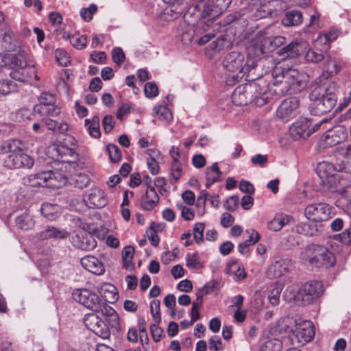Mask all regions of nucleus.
Returning <instances> with one entry per match:
<instances>
[{"label": "nucleus", "mask_w": 351, "mask_h": 351, "mask_svg": "<svg viewBox=\"0 0 351 351\" xmlns=\"http://www.w3.org/2000/svg\"><path fill=\"white\" fill-rule=\"evenodd\" d=\"M324 56L323 51L320 49H309L305 54V60L307 62L310 63H318L324 60Z\"/></svg>", "instance_id": "obj_39"}, {"label": "nucleus", "mask_w": 351, "mask_h": 351, "mask_svg": "<svg viewBox=\"0 0 351 351\" xmlns=\"http://www.w3.org/2000/svg\"><path fill=\"white\" fill-rule=\"evenodd\" d=\"M62 37L64 40H69L71 45L76 49L81 50L86 47L87 37L86 35L71 34L68 32H64Z\"/></svg>", "instance_id": "obj_30"}, {"label": "nucleus", "mask_w": 351, "mask_h": 351, "mask_svg": "<svg viewBox=\"0 0 351 351\" xmlns=\"http://www.w3.org/2000/svg\"><path fill=\"white\" fill-rule=\"evenodd\" d=\"M348 137V130L343 125H336L328 129L321 138V143L324 147H330L341 144Z\"/></svg>", "instance_id": "obj_14"}, {"label": "nucleus", "mask_w": 351, "mask_h": 351, "mask_svg": "<svg viewBox=\"0 0 351 351\" xmlns=\"http://www.w3.org/2000/svg\"><path fill=\"white\" fill-rule=\"evenodd\" d=\"M74 181L75 186L80 189H83L88 186L90 179L87 175L80 173L75 176Z\"/></svg>", "instance_id": "obj_56"}, {"label": "nucleus", "mask_w": 351, "mask_h": 351, "mask_svg": "<svg viewBox=\"0 0 351 351\" xmlns=\"http://www.w3.org/2000/svg\"><path fill=\"white\" fill-rule=\"evenodd\" d=\"M299 106L300 100L298 97L285 99L277 108L276 116L285 121H288L297 115Z\"/></svg>", "instance_id": "obj_15"}, {"label": "nucleus", "mask_w": 351, "mask_h": 351, "mask_svg": "<svg viewBox=\"0 0 351 351\" xmlns=\"http://www.w3.org/2000/svg\"><path fill=\"white\" fill-rule=\"evenodd\" d=\"M85 125L87 126L89 134L94 138H99L101 132L99 129V118L98 116L93 117L91 119H86Z\"/></svg>", "instance_id": "obj_38"}, {"label": "nucleus", "mask_w": 351, "mask_h": 351, "mask_svg": "<svg viewBox=\"0 0 351 351\" xmlns=\"http://www.w3.org/2000/svg\"><path fill=\"white\" fill-rule=\"evenodd\" d=\"M34 112L39 114L41 117H56L61 113L60 108L55 104L50 105L34 106Z\"/></svg>", "instance_id": "obj_29"}, {"label": "nucleus", "mask_w": 351, "mask_h": 351, "mask_svg": "<svg viewBox=\"0 0 351 351\" xmlns=\"http://www.w3.org/2000/svg\"><path fill=\"white\" fill-rule=\"evenodd\" d=\"M101 316V313H97L93 311V313H88L84 316V322L86 326L93 332H98L99 330L95 326L96 322H98V319Z\"/></svg>", "instance_id": "obj_40"}, {"label": "nucleus", "mask_w": 351, "mask_h": 351, "mask_svg": "<svg viewBox=\"0 0 351 351\" xmlns=\"http://www.w3.org/2000/svg\"><path fill=\"white\" fill-rule=\"evenodd\" d=\"M324 289L321 282L313 280L302 285L295 295V300L302 306H306L317 299Z\"/></svg>", "instance_id": "obj_11"}, {"label": "nucleus", "mask_w": 351, "mask_h": 351, "mask_svg": "<svg viewBox=\"0 0 351 351\" xmlns=\"http://www.w3.org/2000/svg\"><path fill=\"white\" fill-rule=\"evenodd\" d=\"M341 68V61L339 59H335L330 58L327 60L324 71L326 73V77L332 76L337 75Z\"/></svg>", "instance_id": "obj_37"}, {"label": "nucleus", "mask_w": 351, "mask_h": 351, "mask_svg": "<svg viewBox=\"0 0 351 351\" xmlns=\"http://www.w3.org/2000/svg\"><path fill=\"white\" fill-rule=\"evenodd\" d=\"M160 302L158 300H154L150 303L151 314L155 322L159 324L161 321L160 317Z\"/></svg>", "instance_id": "obj_51"}, {"label": "nucleus", "mask_w": 351, "mask_h": 351, "mask_svg": "<svg viewBox=\"0 0 351 351\" xmlns=\"http://www.w3.org/2000/svg\"><path fill=\"white\" fill-rule=\"evenodd\" d=\"M56 98L55 95L49 92H43L38 97V104L34 106H40L55 104Z\"/></svg>", "instance_id": "obj_48"}, {"label": "nucleus", "mask_w": 351, "mask_h": 351, "mask_svg": "<svg viewBox=\"0 0 351 351\" xmlns=\"http://www.w3.org/2000/svg\"><path fill=\"white\" fill-rule=\"evenodd\" d=\"M23 143L18 139H9L5 141L1 149L8 155L4 158V165L9 169L22 167L31 168L34 159L23 152Z\"/></svg>", "instance_id": "obj_6"}, {"label": "nucleus", "mask_w": 351, "mask_h": 351, "mask_svg": "<svg viewBox=\"0 0 351 351\" xmlns=\"http://www.w3.org/2000/svg\"><path fill=\"white\" fill-rule=\"evenodd\" d=\"M302 22V13L296 10L287 12L282 20V23L285 26H295L300 25Z\"/></svg>", "instance_id": "obj_34"}, {"label": "nucleus", "mask_w": 351, "mask_h": 351, "mask_svg": "<svg viewBox=\"0 0 351 351\" xmlns=\"http://www.w3.org/2000/svg\"><path fill=\"white\" fill-rule=\"evenodd\" d=\"M186 267L191 269H199L202 267V263L198 260L197 253L188 254L186 257Z\"/></svg>", "instance_id": "obj_50"}, {"label": "nucleus", "mask_w": 351, "mask_h": 351, "mask_svg": "<svg viewBox=\"0 0 351 351\" xmlns=\"http://www.w3.org/2000/svg\"><path fill=\"white\" fill-rule=\"evenodd\" d=\"M209 350L210 351H221L223 350L221 339L217 336L212 337L209 341Z\"/></svg>", "instance_id": "obj_61"}, {"label": "nucleus", "mask_w": 351, "mask_h": 351, "mask_svg": "<svg viewBox=\"0 0 351 351\" xmlns=\"http://www.w3.org/2000/svg\"><path fill=\"white\" fill-rule=\"evenodd\" d=\"M41 213L47 219L53 221L59 215L60 206L57 204L44 203L41 206Z\"/></svg>", "instance_id": "obj_35"}, {"label": "nucleus", "mask_w": 351, "mask_h": 351, "mask_svg": "<svg viewBox=\"0 0 351 351\" xmlns=\"http://www.w3.org/2000/svg\"><path fill=\"white\" fill-rule=\"evenodd\" d=\"M0 42L2 47L7 51H16L21 47V41L10 30L5 32L0 36Z\"/></svg>", "instance_id": "obj_26"}, {"label": "nucleus", "mask_w": 351, "mask_h": 351, "mask_svg": "<svg viewBox=\"0 0 351 351\" xmlns=\"http://www.w3.org/2000/svg\"><path fill=\"white\" fill-rule=\"evenodd\" d=\"M145 95L147 98H153L158 95V88L154 82H147L144 87Z\"/></svg>", "instance_id": "obj_53"}, {"label": "nucleus", "mask_w": 351, "mask_h": 351, "mask_svg": "<svg viewBox=\"0 0 351 351\" xmlns=\"http://www.w3.org/2000/svg\"><path fill=\"white\" fill-rule=\"evenodd\" d=\"M266 77L258 78L256 81L252 76L249 80L252 82L237 86L232 95V101L234 105L241 106L249 103L254 102L256 106H262L273 99L271 93L268 91V79Z\"/></svg>", "instance_id": "obj_1"}, {"label": "nucleus", "mask_w": 351, "mask_h": 351, "mask_svg": "<svg viewBox=\"0 0 351 351\" xmlns=\"http://www.w3.org/2000/svg\"><path fill=\"white\" fill-rule=\"evenodd\" d=\"M257 58L247 59L245 61V56L238 51H232L226 55L223 60L224 69L232 73L226 79V84L232 86L239 82L244 75L250 77V72L257 66Z\"/></svg>", "instance_id": "obj_4"}, {"label": "nucleus", "mask_w": 351, "mask_h": 351, "mask_svg": "<svg viewBox=\"0 0 351 351\" xmlns=\"http://www.w3.org/2000/svg\"><path fill=\"white\" fill-rule=\"evenodd\" d=\"M189 16H193L195 19H214L218 16V10L217 8L208 1L203 5L202 8L200 4H197L190 7L185 12L184 17L187 19Z\"/></svg>", "instance_id": "obj_16"}, {"label": "nucleus", "mask_w": 351, "mask_h": 351, "mask_svg": "<svg viewBox=\"0 0 351 351\" xmlns=\"http://www.w3.org/2000/svg\"><path fill=\"white\" fill-rule=\"evenodd\" d=\"M29 49L26 47H21L17 49V52L10 54V66L12 69H23L27 66V56Z\"/></svg>", "instance_id": "obj_24"}, {"label": "nucleus", "mask_w": 351, "mask_h": 351, "mask_svg": "<svg viewBox=\"0 0 351 351\" xmlns=\"http://www.w3.org/2000/svg\"><path fill=\"white\" fill-rule=\"evenodd\" d=\"M311 121L307 118H301L296 121L290 128V134L293 139L306 138L311 135Z\"/></svg>", "instance_id": "obj_19"}, {"label": "nucleus", "mask_w": 351, "mask_h": 351, "mask_svg": "<svg viewBox=\"0 0 351 351\" xmlns=\"http://www.w3.org/2000/svg\"><path fill=\"white\" fill-rule=\"evenodd\" d=\"M27 180L28 184L32 187L42 186L54 189L65 185L68 179L60 171L56 170L30 175Z\"/></svg>", "instance_id": "obj_8"}, {"label": "nucleus", "mask_w": 351, "mask_h": 351, "mask_svg": "<svg viewBox=\"0 0 351 351\" xmlns=\"http://www.w3.org/2000/svg\"><path fill=\"white\" fill-rule=\"evenodd\" d=\"M12 71L10 73V77L16 80L19 82H28L30 79V75H29L28 69L25 67L23 69H12Z\"/></svg>", "instance_id": "obj_44"}, {"label": "nucleus", "mask_w": 351, "mask_h": 351, "mask_svg": "<svg viewBox=\"0 0 351 351\" xmlns=\"http://www.w3.org/2000/svg\"><path fill=\"white\" fill-rule=\"evenodd\" d=\"M45 125L49 130L62 134L65 133L69 128L65 122L59 123L49 118L45 120Z\"/></svg>", "instance_id": "obj_42"}, {"label": "nucleus", "mask_w": 351, "mask_h": 351, "mask_svg": "<svg viewBox=\"0 0 351 351\" xmlns=\"http://www.w3.org/2000/svg\"><path fill=\"white\" fill-rule=\"evenodd\" d=\"M205 225L204 223H197L193 228V238L197 243L204 239V231Z\"/></svg>", "instance_id": "obj_52"}, {"label": "nucleus", "mask_w": 351, "mask_h": 351, "mask_svg": "<svg viewBox=\"0 0 351 351\" xmlns=\"http://www.w3.org/2000/svg\"><path fill=\"white\" fill-rule=\"evenodd\" d=\"M285 324L294 323V327L287 325L285 328L286 332H291L295 341L302 345L311 341L315 335V330L313 323L308 320L295 319L289 317L283 319Z\"/></svg>", "instance_id": "obj_9"}, {"label": "nucleus", "mask_w": 351, "mask_h": 351, "mask_svg": "<svg viewBox=\"0 0 351 351\" xmlns=\"http://www.w3.org/2000/svg\"><path fill=\"white\" fill-rule=\"evenodd\" d=\"M17 90L16 84L10 80H0V95H6L16 92Z\"/></svg>", "instance_id": "obj_43"}, {"label": "nucleus", "mask_w": 351, "mask_h": 351, "mask_svg": "<svg viewBox=\"0 0 351 351\" xmlns=\"http://www.w3.org/2000/svg\"><path fill=\"white\" fill-rule=\"evenodd\" d=\"M292 266L289 258H280L272 263L267 269V274L269 278H280L290 271Z\"/></svg>", "instance_id": "obj_18"}, {"label": "nucleus", "mask_w": 351, "mask_h": 351, "mask_svg": "<svg viewBox=\"0 0 351 351\" xmlns=\"http://www.w3.org/2000/svg\"><path fill=\"white\" fill-rule=\"evenodd\" d=\"M109 159L112 162L116 163L121 159V152L117 145L109 144L106 147Z\"/></svg>", "instance_id": "obj_47"}, {"label": "nucleus", "mask_w": 351, "mask_h": 351, "mask_svg": "<svg viewBox=\"0 0 351 351\" xmlns=\"http://www.w3.org/2000/svg\"><path fill=\"white\" fill-rule=\"evenodd\" d=\"M331 206L324 202L313 203L304 208V215L309 221L322 223L331 217Z\"/></svg>", "instance_id": "obj_13"}, {"label": "nucleus", "mask_w": 351, "mask_h": 351, "mask_svg": "<svg viewBox=\"0 0 351 351\" xmlns=\"http://www.w3.org/2000/svg\"><path fill=\"white\" fill-rule=\"evenodd\" d=\"M282 78L280 80L273 79L271 82L268 80V91L271 93L272 98L274 95H283L289 90L300 91L306 86V75L296 69L289 68L283 71Z\"/></svg>", "instance_id": "obj_5"}, {"label": "nucleus", "mask_w": 351, "mask_h": 351, "mask_svg": "<svg viewBox=\"0 0 351 351\" xmlns=\"http://www.w3.org/2000/svg\"><path fill=\"white\" fill-rule=\"evenodd\" d=\"M303 256L311 265L317 267L328 268L332 267L336 262L334 254L326 247L319 245H308Z\"/></svg>", "instance_id": "obj_7"}, {"label": "nucleus", "mask_w": 351, "mask_h": 351, "mask_svg": "<svg viewBox=\"0 0 351 351\" xmlns=\"http://www.w3.org/2000/svg\"><path fill=\"white\" fill-rule=\"evenodd\" d=\"M182 173V165L179 161L172 162L171 167V175L175 182H177Z\"/></svg>", "instance_id": "obj_55"}, {"label": "nucleus", "mask_w": 351, "mask_h": 351, "mask_svg": "<svg viewBox=\"0 0 351 351\" xmlns=\"http://www.w3.org/2000/svg\"><path fill=\"white\" fill-rule=\"evenodd\" d=\"M69 138L71 147H69L66 141H64L57 145L56 151L63 162L74 163L78 160L79 156L75 152V140L72 137Z\"/></svg>", "instance_id": "obj_17"}, {"label": "nucleus", "mask_w": 351, "mask_h": 351, "mask_svg": "<svg viewBox=\"0 0 351 351\" xmlns=\"http://www.w3.org/2000/svg\"><path fill=\"white\" fill-rule=\"evenodd\" d=\"M285 43V38L281 36L267 37L265 35H259L252 40L248 50L249 53L252 52V56L258 59L264 53L274 50Z\"/></svg>", "instance_id": "obj_10"}, {"label": "nucleus", "mask_w": 351, "mask_h": 351, "mask_svg": "<svg viewBox=\"0 0 351 351\" xmlns=\"http://www.w3.org/2000/svg\"><path fill=\"white\" fill-rule=\"evenodd\" d=\"M338 88L336 82L328 80L315 86L309 95L311 113L322 115L330 112L336 105Z\"/></svg>", "instance_id": "obj_2"}, {"label": "nucleus", "mask_w": 351, "mask_h": 351, "mask_svg": "<svg viewBox=\"0 0 351 351\" xmlns=\"http://www.w3.org/2000/svg\"><path fill=\"white\" fill-rule=\"evenodd\" d=\"M330 42L324 33H320L319 36L315 40V47L319 48L321 51H326L329 49Z\"/></svg>", "instance_id": "obj_49"}, {"label": "nucleus", "mask_w": 351, "mask_h": 351, "mask_svg": "<svg viewBox=\"0 0 351 351\" xmlns=\"http://www.w3.org/2000/svg\"><path fill=\"white\" fill-rule=\"evenodd\" d=\"M226 271L227 274L232 276L236 281H241L247 276L243 266L239 264L237 261H232L228 264Z\"/></svg>", "instance_id": "obj_28"}, {"label": "nucleus", "mask_w": 351, "mask_h": 351, "mask_svg": "<svg viewBox=\"0 0 351 351\" xmlns=\"http://www.w3.org/2000/svg\"><path fill=\"white\" fill-rule=\"evenodd\" d=\"M278 54L282 60L296 58L300 55V45L298 42L293 41L280 49Z\"/></svg>", "instance_id": "obj_27"}, {"label": "nucleus", "mask_w": 351, "mask_h": 351, "mask_svg": "<svg viewBox=\"0 0 351 351\" xmlns=\"http://www.w3.org/2000/svg\"><path fill=\"white\" fill-rule=\"evenodd\" d=\"M82 266L95 275H102L105 272V267L102 262L93 256H86L81 259Z\"/></svg>", "instance_id": "obj_23"}, {"label": "nucleus", "mask_w": 351, "mask_h": 351, "mask_svg": "<svg viewBox=\"0 0 351 351\" xmlns=\"http://www.w3.org/2000/svg\"><path fill=\"white\" fill-rule=\"evenodd\" d=\"M15 225L18 229L27 231L34 227L35 221L32 215L27 213H24L16 217Z\"/></svg>", "instance_id": "obj_31"}, {"label": "nucleus", "mask_w": 351, "mask_h": 351, "mask_svg": "<svg viewBox=\"0 0 351 351\" xmlns=\"http://www.w3.org/2000/svg\"><path fill=\"white\" fill-rule=\"evenodd\" d=\"M71 242L74 247L82 250H91L97 246L93 237L85 232H77L72 237Z\"/></svg>", "instance_id": "obj_21"}, {"label": "nucleus", "mask_w": 351, "mask_h": 351, "mask_svg": "<svg viewBox=\"0 0 351 351\" xmlns=\"http://www.w3.org/2000/svg\"><path fill=\"white\" fill-rule=\"evenodd\" d=\"M280 292L281 289L279 287H276L269 291L268 299L272 305L275 306L279 303Z\"/></svg>", "instance_id": "obj_64"}, {"label": "nucleus", "mask_w": 351, "mask_h": 351, "mask_svg": "<svg viewBox=\"0 0 351 351\" xmlns=\"http://www.w3.org/2000/svg\"><path fill=\"white\" fill-rule=\"evenodd\" d=\"M69 235L70 233L65 229L47 226L43 230L36 234V237L40 240H47L50 239H62L67 238Z\"/></svg>", "instance_id": "obj_22"}, {"label": "nucleus", "mask_w": 351, "mask_h": 351, "mask_svg": "<svg viewBox=\"0 0 351 351\" xmlns=\"http://www.w3.org/2000/svg\"><path fill=\"white\" fill-rule=\"evenodd\" d=\"M158 226L154 222H152L150 225L151 234L149 237V240L151 244L155 247L158 246L160 242V238L156 233V230L158 229Z\"/></svg>", "instance_id": "obj_57"}, {"label": "nucleus", "mask_w": 351, "mask_h": 351, "mask_svg": "<svg viewBox=\"0 0 351 351\" xmlns=\"http://www.w3.org/2000/svg\"><path fill=\"white\" fill-rule=\"evenodd\" d=\"M112 60L118 65L122 64L125 61V54L120 47H116L112 51Z\"/></svg>", "instance_id": "obj_58"}, {"label": "nucleus", "mask_w": 351, "mask_h": 351, "mask_svg": "<svg viewBox=\"0 0 351 351\" xmlns=\"http://www.w3.org/2000/svg\"><path fill=\"white\" fill-rule=\"evenodd\" d=\"M134 254V248L132 246L128 245L124 247L122 252V260L125 268L132 269L134 267L132 262Z\"/></svg>", "instance_id": "obj_41"}, {"label": "nucleus", "mask_w": 351, "mask_h": 351, "mask_svg": "<svg viewBox=\"0 0 351 351\" xmlns=\"http://www.w3.org/2000/svg\"><path fill=\"white\" fill-rule=\"evenodd\" d=\"M239 197L237 195L230 197L225 202L224 207L228 211H234L239 206Z\"/></svg>", "instance_id": "obj_60"}, {"label": "nucleus", "mask_w": 351, "mask_h": 351, "mask_svg": "<svg viewBox=\"0 0 351 351\" xmlns=\"http://www.w3.org/2000/svg\"><path fill=\"white\" fill-rule=\"evenodd\" d=\"M317 173L324 186L329 189H336L339 184V175L332 164L322 162L317 167Z\"/></svg>", "instance_id": "obj_12"}, {"label": "nucleus", "mask_w": 351, "mask_h": 351, "mask_svg": "<svg viewBox=\"0 0 351 351\" xmlns=\"http://www.w3.org/2000/svg\"><path fill=\"white\" fill-rule=\"evenodd\" d=\"M96 327L99 330L98 332H94L96 335L106 338L108 337L110 335V328H111L113 332H119L121 330V328L119 330H114L112 327L109 324V323L106 321L105 317L101 315L100 318L98 319V322L96 323Z\"/></svg>", "instance_id": "obj_36"}, {"label": "nucleus", "mask_w": 351, "mask_h": 351, "mask_svg": "<svg viewBox=\"0 0 351 351\" xmlns=\"http://www.w3.org/2000/svg\"><path fill=\"white\" fill-rule=\"evenodd\" d=\"M69 206L71 210L82 212L88 207L86 200L82 197H75L70 200Z\"/></svg>", "instance_id": "obj_46"}, {"label": "nucleus", "mask_w": 351, "mask_h": 351, "mask_svg": "<svg viewBox=\"0 0 351 351\" xmlns=\"http://www.w3.org/2000/svg\"><path fill=\"white\" fill-rule=\"evenodd\" d=\"M73 299L93 311L101 313L114 330L120 328V319L114 308L104 302L96 293L86 289H75Z\"/></svg>", "instance_id": "obj_3"}, {"label": "nucleus", "mask_w": 351, "mask_h": 351, "mask_svg": "<svg viewBox=\"0 0 351 351\" xmlns=\"http://www.w3.org/2000/svg\"><path fill=\"white\" fill-rule=\"evenodd\" d=\"M280 230L287 225L293 223L294 219L291 215H289L282 213H277Z\"/></svg>", "instance_id": "obj_59"}, {"label": "nucleus", "mask_w": 351, "mask_h": 351, "mask_svg": "<svg viewBox=\"0 0 351 351\" xmlns=\"http://www.w3.org/2000/svg\"><path fill=\"white\" fill-rule=\"evenodd\" d=\"M301 232L307 236H315L323 231L322 223H303L300 225Z\"/></svg>", "instance_id": "obj_33"}, {"label": "nucleus", "mask_w": 351, "mask_h": 351, "mask_svg": "<svg viewBox=\"0 0 351 351\" xmlns=\"http://www.w3.org/2000/svg\"><path fill=\"white\" fill-rule=\"evenodd\" d=\"M159 196L154 187L147 186L145 193L141 199V205L143 210L150 211L158 204Z\"/></svg>", "instance_id": "obj_25"}, {"label": "nucleus", "mask_w": 351, "mask_h": 351, "mask_svg": "<svg viewBox=\"0 0 351 351\" xmlns=\"http://www.w3.org/2000/svg\"><path fill=\"white\" fill-rule=\"evenodd\" d=\"M88 207L90 208H101L108 204V199L104 191L95 187L90 189L87 193Z\"/></svg>", "instance_id": "obj_20"}, {"label": "nucleus", "mask_w": 351, "mask_h": 351, "mask_svg": "<svg viewBox=\"0 0 351 351\" xmlns=\"http://www.w3.org/2000/svg\"><path fill=\"white\" fill-rule=\"evenodd\" d=\"M221 174L217 162L213 163L210 167L207 168L206 171V187L208 189L213 184L219 181Z\"/></svg>", "instance_id": "obj_32"}, {"label": "nucleus", "mask_w": 351, "mask_h": 351, "mask_svg": "<svg viewBox=\"0 0 351 351\" xmlns=\"http://www.w3.org/2000/svg\"><path fill=\"white\" fill-rule=\"evenodd\" d=\"M97 7L95 4H91L88 8H82L80 10V16L86 21H90L93 19V15L97 12Z\"/></svg>", "instance_id": "obj_54"}, {"label": "nucleus", "mask_w": 351, "mask_h": 351, "mask_svg": "<svg viewBox=\"0 0 351 351\" xmlns=\"http://www.w3.org/2000/svg\"><path fill=\"white\" fill-rule=\"evenodd\" d=\"M150 332H151L153 340L155 342H158L160 341L163 330L160 327H159L158 323L150 326Z\"/></svg>", "instance_id": "obj_63"}, {"label": "nucleus", "mask_w": 351, "mask_h": 351, "mask_svg": "<svg viewBox=\"0 0 351 351\" xmlns=\"http://www.w3.org/2000/svg\"><path fill=\"white\" fill-rule=\"evenodd\" d=\"M154 112L160 120L167 123L171 122L173 119L171 112L165 106H160L154 107Z\"/></svg>", "instance_id": "obj_45"}, {"label": "nucleus", "mask_w": 351, "mask_h": 351, "mask_svg": "<svg viewBox=\"0 0 351 351\" xmlns=\"http://www.w3.org/2000/svg\"><path fill=\"white\" fill-rule=\"evenodd\" d=\"M251 162L255 166L264 167L268 162V156L260 154H256L251 158Z\"/></svg>", "instance_id": "obj_62"}]
</instances>
